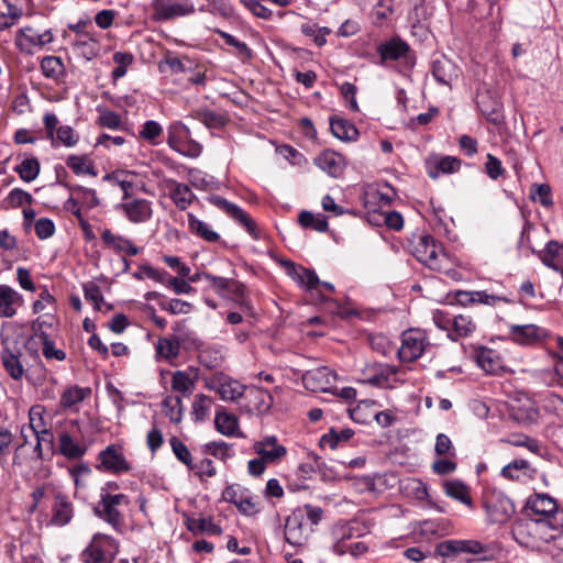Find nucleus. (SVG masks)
Here are the masks:
<instances>
[{
    "label": "nucleus",
    "instance_id": "nucleus-37",
    "mask_svg": "<svg viewBox=\"0 0 563 563\" xmlns=\"http://www.w3.org/2000/svg\"><path fill=\"white\" fill-rule=\"evenodd\" d=\"M195 118L202 122L208 129H221L229 121L225 114L216 112L210 109L197 110Z\"/></svg>",
    "mask_w": 563,
    "mask_h": 563
},
{
    "label": "nucleus",
    "instance_id": "nucleus-63",
    "mask_svg": "<svg viewBox=\"0 0 563 563\" xmlns=\"http://www.w3.org/2000/svg\"><path fill=\"white\" fill-rule=\"evenodd\" d=\"M34 230L38 239L45 240L55 233V224L48 218H41L35 222Z\"/></svg>",
    "mask_w": 563,
    "mask_h": 563
},
{
    "label": "nucleus",
    "instance_id": "nucleus-29",
    "mask_svg": "<svg viewBox=\"0 0 563 563\" xmlns=\"http://www.w3.org/2000/svg\"><path fill=\"white\" fill-rule=\"evenodd\" d=\"M214 427L218 432L227 437H243L242 433H238L236 430L239 428L238 418L228 413L224 410H219L214 418Z\"/></svg>",
    "mask_w": 563,
    "mask_h": 563
},
{
    "label": "nucleus",
    "instance_id": "nucleus-31",
    "mask_svg": "<svg viewBox=\"0 0 563 563\" xmlns=\"http://www.w3.org/2000/svg\"><path fill=\"white\" fill-rule=\"evenodd\" d=\"M188 228L190 232L207 242H217L220 235L205 221L199 220L192 213H188Z\"/></svg>",
    "mask_w": 563,
    "mask_h": 563
},
{
    "label": "nucleus",
    "instance_id": "nucleus-56",
    "mask_svg": "<svg viewBox=\"0 0 563 563\" xmlns=\"http://www.w3.org/2000/svg\"><path fill=\"white\" fill-rule=\"evenodd\" d=\"M172 388L175 391L181 393L184 396H188L194 389V382L186 373L177 371L172 378Z\"/></svg>",
    "mask_w": 563,
    "mask_h": 563
},
{
    "label": "nucleus",
    "instance_id": "nucleus-39",
    "mask_svg": "<svg viewBox=\"0 0 563 563\" xmlns=\"http://www.w3.org/2000/svg\"><path fill=\"white\" fill-rule=\"evenodd\" d=\"M99 539H110V537L96 533L92 538V542L82 551V560L85 563H103L106 561L104 550L97 544Z\"/></svg>",
    "mask_w": 563,
    "mask_h": 563
},
{
    "label": "nucleus",
    "instance_id": "nucleus-50",
    "mask_svg": "<svg viewBox=\"0 0 563 563\" xmlns=\"http://www.w3.org/2000/svg\"><path fill=\"white\" fill-rule=\"evenodd\" d=\"M97 111L99 113L97 123L107 129L111 130H121L122 129V121L120 115L107 108L98 107Z\"/></svg>",
    "mask_w": 563,
    "mask_h": 563
},
{
    "label": "nucleus",
    "instance_id": "nucleus-4",
    "mask_svg": "<svg viewBox=\"0 0 563 563\" xmlns=\"http://www.w3.org/2000/svg\"><path fill=\"white\" fill-rule=\"evenodd\" d=\"M430 345L424 331L420 329H408L401 334V345L397 355L402 363H412L422 356L427 346Z\"/></svg>",
    "mask_w": 563,
    "mask_h": 563
},
{
    "label": "nucleus",
    "instance_id": "nucleus-60",
    "mask_svg": "<svg viewBox=\"0 0 563 563\" xmlns=\"http://www.w3.org/2000/svg\"><path fill=\"white\" fill-rule=\"evenodd\" d=\"M4 201H7L10 207L18 208L24 203L31 205L33 202V197L21 188H14L9 192Z\"/></svg>",
    "mask_w": 563,
    "mask_h": 563
},
{
    "label": "nucleus",
    "instance_id": "nucleus-12",
    "mask_svg": "<svg viewBox=\"0 0 563 563\" xmlns=\"http://www.w3.org/2000/svg\"><path fill=\"white\" fill-rule=\"evenodd\" d=\"M398 372L399 368L396 365L373 363L363 371L362 382L375 387H385Z\"/></svg>",
    "mask_w": 563,
    "mask_h": 563
},
{
    "label": "nucleus",
    "instance_id": "nucleus-34",
    "mask_svg": "<svg viewBox=\"0 0 563 563\" xmlns=\"http://www.w3.org/2000/svg\"><path fill=\"white\" fill-rule=\"evenodd\" d=\"M186 528L195 536L199 533L220 536L222 533L221 527L214 523L211 518H187Z\"/></svg>",
    "mask_w": 563,
    "mask_h": 563
},
{
    "label": "nucleus",
    "instance_id": "nucleus-61",
    "mask_svg": "<svg viewBox=\"0 0 563 563\" xmlns=\"http://www.w3.org/2000/svg\"><path fill=\"white\" fill-rule=\"evenodd\" d=\"M434 451L438 455H446L448 457L456 456L451 439L444 433L437 435Z\"/></svg>",
    "mask_w": 563,
    "mask_h": 563
},
{
    "label": "nucleus",
    "instance_id": "nucleus-40",
    "mask_svg": "<svg viewBox=\"0 0 563 563\" xmlns=\"http://www.w3.org/2000/svg\"><path fill=\"white\" fill-rule=\"evenodd\" d=\"M156 356L164 360H173L179 355L180 345L178 340L174 338H159L155 345Z\"/></svg>",
    "mask_w": 563,
    "mask_h": 563
},
{
    "label": "nucleus",
    "instance_id": "nucleus-36",
    "mask_svg": "<svg viewBox=\"0 0 563 563\" xmlns=\"http://www.w3.org/2000/svg\"><path fill=\"white\" fill-rule=\"evenodd\" d=\"M202 453L227 462L234 456L233 445L224 441L208 442L202 446Z\"/></svg>",
    "mask_w": 563,
    "mask_h": 563
},
{
    "label": "nucleus",
    "instance_id": "nucleus-35",
    "mask_svg": "<svg viewBox=\"0 0 563 563\" xmlns=\"http://www.w3.org/2000/svg\"><path fill=\"white\" fill-rule=\"evenodd\" d=\"M41 70L45 78L58 81L65 75V66L58 56H45L41 60Z\"/></svg>",
    "mask_w": 563,
    "mask_h": 563
},
{
    "label": "nucleus",
    "instance_id": "nucleus-5",
    "mask_svg": "<svg viewBox=\"0 0 563 563\" xmlns=\"http://www.w3.org/2000/svg\"><path fill=\"white\" fill-rule=\"evenodd\" d=\"M377 53L380 57V64H385L388 60L404 59L410 64V67L415 65V56H411L409 44L399 36H393L388 41L382 42L377 46Z\"/></svg>",
    "mask_w": 563,
    "mask_h": 563
},
{
    "label": "nucleus",
    "instance_id": "nucleus-30",
    "mask_svg": "<svg viewBox=\"0 0 563 563\" xmlns=\"http://www.w3.org/2000/svg\"><path fill=\"white\" fill-rule=\"evenodd\" d=\"M91 394V388L74 385L65 389L60 396L59 405L63 409H71L84 401Z\"/></svg>",
    "mask_w": 563,
    "mask_h": 563
},
{
    "label": "nucleus",
    "instance_id": "nucleus-52",
    "mask_svg": "<svg viewBox=\"0 0 563 563\" xmlns=\"http://www.w3.org/2000/svg\"><path fill=\"white\" fill-rule=\"evenodd\" d=\"M530 197L533 201L540 202L543 207H551L553 205L551 187L547 184H532Z\"/></svg>",
    "mask_w": 563,
    "mask_h": 563
},
{
    "label": "nucleus",
    "instance_id": "nucleus-44",
    "mask_svg": "<svg viewBox=\"0 0 563 563\" xmlns=\"http://www.w3.org/2000/svg\"><path fill=\"white\" fill-rule=\"evenodd\" d=\"M74 46L80 49L81 54L88 60L96 57L99 51L98 40L92 32L84 34V36L76 37Z\"/></svg>",
    "mask_w": 563,
    "mask_h": 563
},
{
    "label": "nucleus",
    "instance_id": "nucleus-58",
    "mask_svg": "<svg viewBox=\"0 0 563 563\" xmlns=\"http://www.w3.org/2000/svg\"><path fill=\"white\" fill-rule=\"evenodd\" d=\"M208 200L216 207H218L219 209H221L223 212H225L230 218L234 219L236 216H241V208L235 205V203H232L230 201H228L227 199L220 197V196H217V195H212L208 198Z\"/></svg>",
    "mask_w": 563,
    "mask_h": 563
},
{
    "label": "nucleus",
    "instance_id": "nucleus-8",
    "mask_svg": "<svg viewBox=\"0 0 563 563\" xmlns=\"http://www.w3.org/2000/svg\"><path fill=\"white\" fill-rule=\"evenodd\" d=\"M336 382V374L327 366L307 371L302 375L303 386L312 393H328Z\"/></svg>",
    "mask_w": 563,
    "mask_h": 563
},
{
    "label": "nucleus",
    "instance_id": "nucleus-33",
    "mask_svg": "<svg viewBox=\"0 0 563 563\" xmlns=\"http://www.w3.org/2000/svg\"><path fill=\"white\" fill-rule=\"evenodd\" d=\"M21 300V295L10 286H0V316L11 318L15 314L13 305Z\"/></svg>",
    "mask_w": 563,
    "mask_h": 563
},
{
    "label": "nucleus",
    "instance_id": "nucleus-59",
    "mask_svg": "<svg viewBox=\"0 0 563 563\" xmlns=\"http://www.w3.org/2000/svg\"><path fill=\"white\" fill-rule=\"evenodd\" d=\"M208 9L207 12L218 14L223 18H231L234 13L233 7L230 0H207Z\"/></svg>",
    "mask_w": 563,
    "mask_h": 563
},
{
    "label": "nucleus",
    "instance_id": "nucleus-7",
    "mask_svg": "<svg viewBox=\"0 0 563 563\" xmlns=\"http://www.w3.org/2000/svg\"><path fill=\"white\" fill-rule=\"evenodd\" d=\"M413 256L431 269H440L439 256L443 254L441 245L437 244L433 236L423 234L412 249Z\"/></svg>",
    "mask_w": 563,
    "mask_h": 563
},
{
    "label": "nucleus",
    "instance_id": "nucleus-53",
    "mask_svg": "<svg viewBox=\"0 0 563 563\" xmlns=\"http://www.w3.org/2000/svg\"><path fill=\"white\" fill-rule=\"evenodd\" d=\"M82 290L85 299L93 305L95 310H101V305L104 303L101 288L93 282H87L82 285Z\"/></svg>",
    "mask_w": 563,
    "mask_h": 563
},
{
    "label": "nucleus",
    "instance_id": "nucleus-9",
    "mask_svg": "<svg viewBox=\"0 0 563 563\" xmlns=\"http://www.w3.org/2000/svg\"><path fill=\"white\" fill-rule=\"evenodd\" d=\"M53 40L54 36L51 30L40 33L31 26H25L19 30L15 36V44L22 53L32 55L34 53V47H43L46 44L52 43Z\"/></svg>",
    "mask_w": 563,
    "mask_h": 563
},
{
    "label": "nucleus",
    "instance_id": "nucleus-20",
    "mask_svg": "<svg viewBox=\"0 0 563 563\" xmlns=\"http://www.w3.org/2000/svg\"><path fill=\"white\" fill-rule=\"evenodd\" d=\"M125 217L133 223H143L151 219L153 210L146 199H133L121 203Z\"/></svg>",
    "mask_w": 563,
    "mask_h": 563
},
{
    "label": "nucleus",
    "instance_id": "nucleus-3",
    "mask_svg": "<svg viewBox=\"0 0 563 563\" xmlns=\"http://www.w3.org/2000/svg\"><path fill=\"white\" fill-rule=\"evenodd\" d=\"M432 319L439 329L448 332V336L452 341L471 336L476 330V323L468 314L451 316L448 312L437 310Z\"/></svg>",
    "mask_w": 563,
    "mask_h": 563
},
{
    "label": "nucleus",
    "instance_id": "nucleus-15",
    "mask_svg": "<svg viewBox=\"0 0 563 563\" xmlns=\"http://www.w3.org/2000/svg\"><path fill=\"white\" fill-rule=\"evenodd\" d=\"M209 389L214 390L222 400L236 401L243 398L245 387L238 380L222 376L208 384Z\"/></svg>",
    "mask_w": 563,
    "mask_h": 563
},
{
    "label": "nucleus",
    "instance_id": "nucleus-51",
    "mask_svg": "<svg viewBox=\"0 0 563 563\" xmlns=\"http://www.w3.org/2000/svg\"><path fill=\"white\" fill-rule=\"evenodd\" d=\"M503 442H506L512 446H523L527 448L530 452L538 453L540 451V443L538 440L532 439L523 433H512L507 439H503Z\"/></svg>",
    "mask_w": 563,
    "mask_h": 563
},
{
    "label": "nucleus",
    "instance_id": "nucleus-42",
    "mask_svg": "<svg viewBox=\"0 0 563 563\" xmlns=\"http://www.w3.org/2000/svg\"><path fill=\"white\" fill-rule=\"evenodd\" d=\"M41 170V164L36 157L25 158L14 167V172L25 183H31L37 178Z\"/></svg>",
    "mask_w": 563,
    "mask_h": 563
},
{
    "label": "nucleus",
    "instance_id": "nucleus-14",
    "mask_svg": "<svg viewBox=\"0 0 563 563\" xmlns=\"http://www.w3.org/2000/svg\"><path fill=\"white\" fill-rule=\"evenodd\" d=\"M431 74L433 78L444 86H451L459 77L456 65L443 54H434L431 62Z\"/></svg>",
    "mask_w": 563,
    "mask_h": 563
},
{
    "label": "nucleus",
    "instance_id": "nucleus-45",
    "mask_svg": "<svg viewBox=\"0 0 563 563\" xmlns=\"http://www.w3.org/2000/svg\"><path fill=\"white\" fill-rule=\"evenodd\" d=\"M531 510L541 516L549 517L556 512L558 504L549 495H537L533 500L529 501Z\"/></svg>",
    "mask_w": 563,
    "mask_h": 563
},
{
    "label": "nucleus",
    "instance_id": "nucleus-2",
    "mask_svg": "<svg viewBox=\"0 0 563 563\" xmlns=\"http://www.w3.org/2000/svg\"><path fill=\"white\" fill-rule=\"evenodd\" d=\"M129 504L130 499L124 494L102 493L92 511L96 517L107 522L115 531H121L124 526V516L119 508L129 506Z\"/></svg>",
    "mask_w": 563,
    "mask_h": 563
},
{
    "label": "nucleus",
    "instance_id": "nucleus-46",
    "mask_svg": "<svg viewBox=\"0 0 563 563\" xmlns=\"http://www.w3.org/2000/svg\"><path fill=\"white\" fill-rule=\"evenodd\" d=\"M499 505L501 510L497 508V505L487 504V512L493 522L503 523L507 521L515 512L514 505L509 499H500Z\"/></svg>",
    "mask_w": 563,
    "mask_h": 563
},
{
    "label": "nucleus",
    "instance_id": "nucleus-28",
    "mask_svg": "<svg viewBox=\"0 0 563 563\" xmlns=\"http://www.w3.org/2000/svg\"><path fill=\"white\" fill-rule=\"evenodd\" d=\"M444 493L467 507H473V500L468 487L460 479L446 481L443 484Z\"/></svg>",
    "mask_w": 563,
    "mask_h": 563
},
{
    "label": "nucleus",
    "instance_id": "nucleus-43",
    "mask_svg": "<svg viewBox=\"0 0 563 563\" xmlns=\"http://www.w3.org/2000/svg\"><path fill=\"white\" fill-rule=\"evenodd\" d=\"M461 167V161L454 156H444L441 157L434 164L433 168H430L428 175L430 178L435 179L440 174H451L455 173Z\"/></svg>",
    "mask_w": 563,
    "mask_h": 563
},
{
    "label": "nucleus",
    "instance_id": "nucleus-10",
    "mask_svg": "<svg viewBox=\"0 0 563 563\" xmlns=\"http://www.w3.org/2000/svg\"><path fill=\"white\" fill-rule=\"evenodd\" d=\"M242 399L245 410L253 415L266 413L273 406V396L262 387H245Z\"/></svg>",
    "mask_w": 563,
    "mask_h": 563
},
{
    "label": "nucleus",
    "instance_id": "nucleus-41",
    "mask_svg": "<svg viewBox=\"0 0 563 563\" xmlns=\"http://www.w3.org/2000/svg\"><path fill=\"white\" fill-rule=\"evenodd\" d=\"M232 296V300L245 312H253V306L246 294V287L243 283L232 279V285L227 289Z\"/></svg>",
    "mask_w": 563,
    "mask_h": 563
},
{
    "label": "nucleus",
    "instance_id": "nucleus-1",
    "mask_svg": "<svg viewBox=\"0 0 563 563\" xmlns=\"http://www.w3.org/2000/svg\"><path fill=\"white\" fill-rule=\"evenodd\" d=\"M503 549L498 542L483 543L474 539H450L437 544L435 553L442 558H456L462 553L479 555L481 561L497 559Z\"/></svg>",
    "mask_w": 563,
    "mask_h": 563
},
{
    "label": "nucleus",
    "instance_id": "nucleus-24",
    "mask_svg": "<svg viewBox=\"0 0 563 563\" xmlns=\"http://www.w3.org/2000/svg\"><path fill=\"white\" fill-rule=\"evenodd\" d=\"M474 357L477 365L488 374H497L503 369V358L493 349L479 346Z\"/></svg>",
    "mask_w": 563,
    "mask_h": 563
},
{
    "label": "nucleus",
    "instance_id": "nucleus-57",
    "mask_svg": "<svg viewBox=\"0 0 563 563\" xmlns=\"http://www.w3.org/2000/svg\"><path fill=\"white\" fill-rule=\"evenodd\" d=\"M211 401V399L203 395L198 394L195 397L194 404H192V412L194 419L196 421H203L209 412V406L208 404Z\"/></svg>",
    "mask_w": 563,
    "mask_h": 563
},
{
    "label": "nucleus",
    "instance_id": "nucleus-23",
    "mask_svg": "<svg viewBox=\"0 0 563 563\" xmlns=\"http://www.w3.org/2000/svg\"><path fill=\"white\" fill-rule=\"evenodd\" d=\"M74 516V507L68 497L58 493L52 507L51 523L57 527H64L70 522Z\"/></svg>",
    "mask_w": 563,
    "mask_h": 563
},
{
    "label": "nucleus",
    "instance_id": "nucleus-21",
    "mask_svg": "<svg viewBox=\"0 0 563 563\" xmlns=\"http://www.w3.org/2000/svg\"><path fill=\"white\" fill-rule=\"evenodd\" d=\"M541 262L555 272L563 274V243L549 241L543 251L538 252Z\"/></svg>",
    "mask_w": 563,
    "mask_h": 563
},
{
    "label": "nucleus",
    "instance_id": "nucleus-55",
    "mask_svg": "<svg viewBox=\"0 0 563 563\" xmlns=\"http://www.w3.org/2000/svg\"><path fill=\"white\" fill-rule=\"evenodd\" d=\"M24 426L29 428L31 434H36L40 432V430L43 431L48 429L44 421L42 407L36 406L30 409L29 423Z\"/></svg>",
    "mask_w": 563,
    "mask_h": 563
},
{
    "label": "nucleus",
    "instance_id": "nucleus-19",
    "mask_svg": "<svg viewBox=\"0 0 563 563\" xmlns=\"http://www.w3.org/2000/svg\"><path fill=\"white\" fill-rule=\"evenodd\" d=\"M164 184L168 189L169 198L179 210H186L196 198L190 187L186 184L178 183L173 178L165 179Z\"/></svg>",
    "mask_w": 563,
    "mask_h": 563
},
{
    "label": "nucleus",
    "instance_id": "nucleus-25",
    "mask_svg": "<svg viewBox=\"0 0 563 563\" xmlns=\"http://www.w3.org/2000/svg\"><path fill=\"white\" fill-rule=\"evenodd\" d=\"M58 453L68 460H78L87 452V446L75 441L67 431L60 432L58 437Z\"/></svg>",
    "mask_w": 563,
    "mask_h": 563
},
{
    "label": "nucleus",
    "instance_id": "nucleus-18",
    "mask_svg": "<svg viewBox=\"0 0 563 563\" xmlns=\"http://www.w3.org/2000/svg\"><path fill=\"white\" fill-rule=\"evenodd\" d=\"M254 450L267 463H276L287 454V449L277 442L275 435H268L255 442Z\"/></svg>",
    "mask_w": 563,
    "mask_h": 563
},
{
    "label": "nucleus",
    "instance_id": "nucleus-64",
    "mask_svg": "<svg viewBox=\"0 0 563 563\" xmlns=\"http://www.w3.org/2000/svg\"><path fill=\"white\" fill-rule=\"evenodd\" d=\"M236 508L244 516H254L260 511L258 505L255 501L254 497H252L249 493H245L243 497L239 498V504Z\"/></svg>",
    "mask_w": 563,
    "mask_h": 563
},
{
    "label": "nucleus",
    "instance_id": "nucleus-27",
    "mask_svg": "<svg viewBox=\"0 0 563 563\" xmlns=\"http://www.w3.org/2000/svg\"><path fill=\"white\" fill-rule=\"evenodd\" d=\"M20 351L13 352L9 347H4L1 355L2 365L4 369L7 371L9 376L14 380L21 379L24 375V367L20 360Z\"/></svg>",
    "mask_w": 563,
    "mask_h": 563
},
{
    "label": "nucleus",
    "instance_id": "nucleus-6",
    "mask_svg": "<svg viewBox=\"0 0 563 563\" xmlns=\"http://www.w3.org/2000/svg\"><path fill=\"white\" fill-rule=\"evenodd\" d=\"M152 8L154 19L157 21L173 20L188 15L195 11L191 0H153Z\"/></svg>",
    "mask_w": 563,
    "mask_h": 563
},
{
    "label": "nucleus",
    "instance_id": "nucleus-16",
    "mask_svg": "<svg viewBox=\"0 0 563 563\" xmlns=\"http://www.w3.org/2000/svg\"><path fill=\"white\" fill-rule=\"evenodd\" d=\"M512 340L521 345H533L548 336V331L536 324L511 325Z\"/></svg>",
    "mask_w": 563,
    "mask_h": 563
},
{
    "label": "nucleus",
    "instance_id": "nucleus-47",
    "mask_svg": "<svg viewBox=\"0 0 563 563\" xmlns=\"http://www.w3.org/2000/svg\"><path fill=\"white\" fill-rule=\"evenodd\" d=\"M169 445L176 459L183 463L188 470H196L191 453L187 445L177 437L169 439Z\"/></svg>",
    "mask_w": 563,
    "mask_h": 563
},
{
    "label": "nucleus",
    "instance_id": "nucleus-26",
    "mask_svg": "<svg viewBox=\"0 0 563 563\" xmlns=\"http://www.w3.org/2000/svg\"><path fill=\"white\" fill-rule=\"evenodd\" d=\"M314 164L332 177H339L343 173V159L331 151H324L314 158Z\"/></svg>",
    "mask_w": 563,
    "mask_h": 563
},
{
    "label": "nucleus",
    "instance_id": "nucleus-17",
    "mask_svg": "<svg viewBox=\"0 0 563 563\" xmlns=\"http://www.w3.org/2000/svg\"><path fill=\"white\" fill-rule=\"evenodd\" d=\"M190 136L189 129L181 122H174L168 126V136L167 143L168 145L184 155L198 156L200 153V148L198 144L192 145V151L187 153L184 150L185 140Z\"/></svg>",
    "mask_w": 563,
    "mask_h": 563
},
{
    "label": "nucleus",
    "instance_id": "nucleus-62",
    "mask_svg": "<svg viewBox=\"0 0 563 563\" xmlns=\"http://www.w3.org/2000/svg\"><path fill=\"white\" fill-rule=\"evenodd\" d=\"M189 183L197 189H209L213 184V178L199 169H191L189 172Z\"/></svg>",
    "mask_w": 563,
    "mask_h": 563
},
{
    "label": "nucleus",
    "instance_id": "nucleus-54",
    "mask_svg": "<svg viewBox=\"0 0 563 563\" xmlns=\"http://www.w3.org/2000/svg\"><path fill=\"white\" fill-rule=\"evenodd\" d=\"M163 128L162 125L154 120H148L144 122L142 125V129L140 130L139 134L140 137L147 141L148 143L156 145L158 144L157 139L162 135Z\"/></svg>",
    "mask_w": 563,
    "mask_h": 563
},
{
    "label": "nucleus",
    "instance_id": "nucleus-49",
    "mask_svg": "<svg viewBox=\"0 0 563 563\" xmlns=\"http://www.w3.org/2000/svg\"><path fill=\"white\" fill-rule=\"evenodd\" d=\"M35 336L41 340L42 353L46 360L54 358L57 361H64L66 358V353L63 350L55 347L54 342L46 332L41 331Z\"/></svg>",
    "mask_w": 563,
    "mask_h": 563
},
{
    "label": "nucleus",
    "instance_id": "nucleus-38",
    "mask_svg": "<svg viewBox=\"0 0 563 563\" xmlns=\"http://www.w3.org/2000/svg\"><path fill=\"white\" fill-rule=\"evenodd\" d=\"M216 32L220 35V37L224 41L227 45L235 48L236 56L241 58L243 62H247L253 58V51L249 47V45L245 42L238 40L235 36L224 31L217 30Z\"/></svg>",
    "mask_w": 563,
    "mask_h": 563
},
{
    "label": "nucleus",
    "instance_id": "nucleus-48",
    "mask_svg": "<svg viewBox=\"0 0 563 563\" xmlns=\"http://www.w3.org/2000/svg\"><path fill=\"white\" fill-rule=\"evenodd\" d=\"M163 411L172 422H179L183 417V402L178 396H167L162 401Z\"/></svg>",
    "mask_w": 563,
    "mask_h": 563
},
{
    "label": "nucleus",
    "instance_id": "nucleus-13",
    "mask_svg": "<svg viewBox=\"0 0 563 563\" xmlns=\"http://www.w3.org/2000/svg\"><path fill=\"white\" fill-rule=\"evenodd\" d=\"M99 465L97 468L100 471L111 473H123L131 470L130 463L124 455L119 452L114 445H109L98 454Z\"/></svg>",
    "mask_w": 563,
    "mask_h": 563
},
{
    "label": "nucleus",
    "instance_id": "nucleus-32",
    "mask_svg": "<svg viewBox=\"0 0 563 563\" xmlns=\"http://www.w3.org/2000/svg\"><path fill=\"white\" fill-rule=\"evenodd\" d=\"M330 130L341 141H355L358 136L355 125L344 119L330 118Z\"/></svg>",
    "mask_w": 563,
    "mask_h": 563
},
{
    "label": "nucleus",
    "instance_id": "nucleus-22",
    "mask_svg": "<svg viewBox=\"0 0 563 563\" xmlns=\"http://www.w3.org/2000/svg\"><path fill=\"white\" fill-rule=\"evenodd\" d=\"M101 240L106 246L111 247L117 253H124L128 256H135L141 251L131 240L123 235L114 234L109 229H104L101 232Z\"/></svg>",
    "mask_w": 563,
    "mask_h": 563
},
{
    "label": "nucleus",
    "instance_id": "nucleus-11",
    "mask_svg": "<svg viewBox=\"0 0 563 563\" xmlns=\"http://www.w3.org/2000/svg\"><path fill=\"white\" fill-rule=\"evenodd\" d=\"M303 520L305 512L301 508H296L285 520V540L292 547L302 545L308 537Z\"/></svg>",
    "mask_w": 563,
    "mask_h": 563
}]
</instances>
